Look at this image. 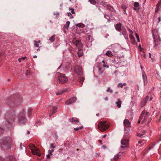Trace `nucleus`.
Masks as SVG:
<instances>
[{
  "mask_svg": "<svg viewBox=\"0 0 161 161\" xmlns=\"http://www.w3.org/2000/svg\"><path fill=\"white\" fill-rule=\"evenodd\" d=\"M0 146L4 149L7 150L10 148L12 146V139L9 137L3 138L0 141Z\"/></svg>",
  "mask_w": 161,
  "mask_h": 161,
  "instance_id": "f257e3e1",
  "label": "nucleus"
},
{
  "mask_svg": "<svg viewBox=\"0 0 161 161\" xmlns=\"http://www.w3.org/2000/svg\"><path fill=\"white\" fill-rule=\"evenodd\" d=\"M109 126L108 122L102 121L98 123V128L101 131L103 132L107 130L109 128Z\"/></svg>",
  "mask_w": 161,
  "mask_h": 161,
  "instance_id": "f03ea898",
  "label": "nucleus"
},
{
  "mask_svg": "<svg viewBox=\"0 0 161 161\" xmlns=\"http://www.w3.org/2000/svg\"><path fill=\"white\" fill-rule=\"evenodd\" d=\"M121 149L122 150L125 149L129 147V140L127 139H124L121 141Z\"/></svg>",
  "mask_w": 161,
  "mask_h": 161,
  "instance_id": "7ed1b4c3",
  "label": "nucleus"
},
{
  "mask_svg": "<svg viewBox=\"0 0 161 161\" xmlns=\"http://www.w3.org/2000/svg\"><path fill=\"white\" fill-rule=\"evenodd\" d=\"M58 79L60 83L63 84L66 83L68 81V79L65 75L62 74L59 75Z\"/></svg>",
  "mask_w": 161,
  "mask_h": 161,
  "instance_id": "20e7f679",
  "label": "nucleus"
},
{
  "mask_svg": "<svg viewBox=\"0 0 161 161\" xmlns=\"http://www.w3.org/2000/svg\"><path fill=\"white\" fill-rule=\"evenodd\" d=\"M75 73L79 75H81L83 74L82 69L81 67L77 65L74 68Z\"/></svg>",
  "mask_w": 161,
  "mask_h": 161,
  "instance_id": "39448f33",
  "label": "nucleus"
},
{
  "mask_svg": "<svg viewBox=\"0 0 161 161\" xmlns=\"http://www.w3.org/2000/svg\"><path fill=\"white\" fill-rule=\"evenodd\" d=\"M72 42L79 49L82 47V45L80 41L74 39L73 40Z\"/></svg>",
  "mask_w": 161,
  "mask_h": 161,
  "instance_id": "423d86ee",
  "label": "nucleus"
},
{
  "mask_svg": "<svg viewBox=\"0 0 161 161\" xmlns=\"http://www.w3.org/2000/svg\"><path fill=\"white\" fill-rule=\"evenodd\" d=\"M34 149H31L32 153L34 155H36L39 157L41 156V154L39 153V150L34 145H33Z\"/></svg>",
  "mask_w": 161,
  "mask_h": 161,
  "instance_id": "0eeeda50",
  "label": "nucleus"
},
{
  "mask_svg": "<svg viewBox=\"0 0 161 161\" xmlns=\"http://www.w3.org/2000/svg\"><path fill=\"white\" fill-rule=\"evenodd\" d=\"M145 113V110H144L141 113L139 119L138 121V123H140V122L142 123H143L145 120H146L145 119V118L143 117Z\"/></svg>",
  "mask_w": 161,
  "mask_h": 161,
  "instance_id": "6e6552de",
  "label": "nucleus"
},
{
  "mask_svg": "<svg viewBox=\"0 0 161 161\" xmlns=\"http://www.w3.org/2000/svg\"><path fill=\"white\" fill-rule=\"evenodd\" d=\"M145 113V110H144L141 113L139 119L138 121V123H140V122L142 123H143L145 120H146L145 119V118L143 117Z\"/></svg>",
  "mask_w": 161,
  "mask_h": 161,
  "instance_id": "1a4fd4ad",
  "label": "nucleus"
},
{
  "mask_svg": "<svg viewBox=\"0 0 161 161\" xmlns=\"http://www.w3.org/2000/svg\"><path fill=\"white\" fill-rule=\"evenodd\" d=\"M76 100V98L75 97H73L68 100L65 102V104L67 105H69L74 103Z\"/></svg>",
  "mask_w": 161,
  "mask_h": 161,
  "instance_id": "9d476101",
  "label": "nucleus"
},
{
  "mask_svg": "<svg viewBox=\"0 0 161 161\" xmlns=\"http://www.w3.org/2000/svg\"><path fill=\"white\" fill-rule=\"evenodd\" d=\"M141 68L142 70V78L144 81V85H145L147 84V77L146 74L144 72H143L142 71V67L141 65Z\"/></svg>",
  "mask_w": 161,
  "mask_h": 161,
  "instance_id": "9b49d317",
  "label": "nucleus"
},
{
  "mask_svg": "<svg viewBox=\"0 0 161 161\" xmlns=\"http://www.w3.org/2000/svg\"><path fill=\"white\" fill-rule=\"evenodd\" d=\"M149 98V96H147L143 100L141 103V105L142 107L144 106L147 103Z\"/></svg>",
  "mask_w": 161,
  "mask_h": 161,
  "instance_id": "f8f14e48",
  "label": "nucleus"
},
{
  "mask_svg": "<svg viewBox=\"0 0 161 161\" xmlns=\"http://www.w3.org/2000/svg\"><path fill=\"white\" fill-rule=\"evenodd\" d=\"M124 124L126 127H129L130 125V123L128 119H125L124 121Z\"/></svg>",
  "mask_w": 161,
  "mask_h": 161,
  "instance_id": "ddd939ff",
  "label": "nucleus"
},
{
  "mask_svg": "<svg viewBox=\"0 0 161 161\" xmlns=\"http://www.w3.org/2000/svg\"><path fill=\"white\" fill-rule=\"evenodd\" d=\"M139 4L138 2H135L134 3V7L133 9L135 10H138L139 9Z\"/></svg>",
  "mask_w": 161,
  "mask_h": 161,
  "instance_id": "4468645a",
  "label": "nucleus"
},
{
  "mask_svg": "<svg viewBox=\"0 0 161 161\" xmlns=\"http://www.w3.org/2000/svg\"><path fill=\"white\" fill-rule=\"evenodd\" d=\"M121 24L120 23L116 24L115 26L116 30L118 31H120L121 29Z\"/></svg>",
  "mask_w": 161,
  "mask_h": 161,
  "instance_id": "2eb2a0df",
  "label": "nucleus"
},
{
  "mask_svg": "<svg viewBox=\"0 0 161 161\" xmlns=\"http://www.w3.org/2000/svg\"><path fill=\"white\" fill-rule=\"evenodd\" d=\"M70 121L71 122H75L76 124H77V123H79L78 119L76 118H72L70 119Z\"/></svg>",
  "mask_w": 161,
  "mask_h": 161,
  "instance_id": "dca6fc26",
  "label": "nucleus"
},
{
  "mask_svg": "<svg viewBox=\"0 0 161 161\" xmlns=\"http://www.w3.org/2000/svg\"><path fill=\"white\" fill-rule=\"evenodd\" d=\"M122 102L120 101L119 98L118 99V101L115 103L117 105V106L118 108H120Z\"/></svg>",
  "mask_w": 161,
  "mask_h": 161,
  "instance_id": "f3484780",
  "label": "nucleus"
},
{
  "mask_svg": "<svg viewBox=\"0 0 161 161\" xmlns=\"http://www.w3.org/2000/svg\"><path fill=\"white\" fill-rule=\"evenodd\" d=\"M119 157L118 155H115L114 158H112L111 161H119Z\"/></svg>",
  "mask_w": 161,
  "mask_h": 161,
  "instance_id": "a211bd4d",
  "label": "nucleus"
},
{
  "mask_svg": "<svg viewBox=\"0 0 161 161\" xmlns=\"http://www.w3.org/2000/svg\"><path fill=\"white\" fill-rule=\"evenodd\" d=\"M26 119L25 117L21 118L19 119V122L22 124H24L26 122Z\"/></svg>",
  "mask_w": 161,
  "mask_h": 161,
  "instance_id": "6ab92c4d",
  "label": "nucleus"
},
{
  "mask_svg": "<svg viewBox=\"0 0 161 161\" xmlns=\"http://www.w3.org/2000/svg\"><path fill=\"white\" fill-rule=\"evenodd\" d=\"M78 55L79 57H81L83 56V51L82 50L80 49L78 53Z\"/></svg>",
  "mask_w": 161,
  "mask_h": 161,
  "instance_id": "aec40b11",
  "label": "nucleus"
},
{
  "mask_svg": "<svg viewBox=\"0 0 161 161\" xmlns=\"http://www.w3.org/2000/svg\"><path fill=\"white\" fill-rule=\"evenodd\" d=\"M146 133L145 130H142L141 133H139L137 134V136L139 137H142V136L144 135Z\"/></svg>",
  "mask_w": 161,
  "mask_h": 161,
  "instance_id": "412c9836",
  "label": "nucleus"
},
{
  "mask_svg": "<svg viewBox=\"0 0 161 161\" xmlns=\"http://www.w3.org/2000/svg\"><path fill=\"white\" fill-rule=\"evenodd\" d=\"M161 3V0L156 5V7L155 9V12H157L159 9V6Z\"/></svg>",
  "mask_w": 161,
  "mask_h": 161,
  "instance_id": "4be33fe9",
  "label": "nucleus"
},
{
  "mask_svg": "<svg viewBox=\"0 0 161 161\" xmlns=\"http://www.w3.org/2000/svg\"><path fill=\"white\" fill-rule=\"evenodd\" d=\"M84 79L85 78L84 77H81L78 79V81L81 84H82Z\"/></svg>",
  "mask_w": 161,
  "mask_h": 161,
  "instance_id": "5701e85b",
  "label": "nucleus"
},
{
  "mask_svg": "<svg viewBox=\"0 0 161 161\" xmlns=\"http://www.w3.org/2000/svg\"><path fill=\"white\" fill-rule=\"evenodd\" d=\"M55 34L53 35L52 36L49 38V40L51 42H53L55 40Z\"/></svg>",
  "mask_w": 161,
  "mask_h": 161,
  "instance_id": "b1692460",
  "label": "nucleus"
},
{
  "mask_svg": "<svg viewBox=\"0 0 161 161\" xmlns=\"http://www.w3.org/2000/svg\"><path fill=\"white\" fill-rule=\"evenodd\" d=\"M150 114L148 112H147L145 111V113L143 117L145 118L147 120L148 117L150 115Z\"/></svg>",
  "mask_w": 161,
  "mask_h": 161,
  "instance_id": "393cba45",
  "label": "nucleus"
},
{
  "mask_svg": "<svg viewBox=\"0 0 161 161\" xmlns=\"http://www.w3.org/2000/svg\"><path fill=\"white\" fill-rule=\"evenodd\" d=\"M126 83H124L122 84L121 83H119L118 85L117 86L118 87H121V88H123V86H126Z\"/></svg>",
  "mask_w": 161,
  "mask_h": 161,
  "instance_id": "a878e982",
  "label": "nucleus"
},
{
  "mask_svg": "<svg viewBox=\"0 0 161 161\" xmlns=\"http://www.w3.org/2000/svg\"><path fill=\"white\" fill-rule=\"evenodd\" d=\"M117 47H119V45H113L112 47L113 50V51L114 52H117L118 49H116L115 48H117Z\"/></svg>",
  "mask_w": 161,
  "mask_h": 161,
  "instance_id": "bb28decb",
  "label": "nucleus"
},
{
  "mask_svg": "<svg viewBox=\"0 0 161 161\" xmlns=\"http://www.w3.org/2000/svg\"><path fill=\"white\" fill-rule=\"evenodd\" d=\"M106 55L108 57H111L113 56L112 52L110 51H107L106 53Z\"/></svg>",
  "mask_w": 161,
  "mask_h": 161,
  "instance_id": "cd10ccee",
  "label": "nucleus"
},
{
  "mask_svg": "<svg viewBox=\"0 0 161 161\" xmlns=\"http://www.w3.org/2000/svg\"><path fill=\"white\" fill-rule=\"evenodd\" d=\"M7 115H6L5 116V118L6 119H7V121L9 122V123L11 122L12 121H14V118H12L10 117V119H9L7 118Z\"/></svg>",
  "mask_w": 161,
  "mask_h": 161,
  "instance_id": "c85d7f7f",
  "label": "nucleus"
},
{
  "mask_svg": "<svg viewBox=\"0 0 161 161\" xmlns=\"http://www.w3.org/2000/svg\"><path fill=\"white\" fill-rule=\"evenodd\" d=\"M121 7L124 10V13L126 14V10H125L127 8V7H126V6L124 5H122L121 6Z\"/></svg>",
  "mask_w": 161,
  "mask_h": 161,
  "instance_id": "c756f323",
  "label": "nucleus"
},
{
  "mask_svg": "<svg viewBox=\"0 0 161 161\" xmlns=\"http://www.w3.org/2000/svg\"><path fill=\"white\" fill-rule=\"evenodd\" d=\"M76 26L79 27L83 28L85 27V25L84 24L82 23H80L77 24Z\"/></svg>",
  "mask_w": 161,
  "mask_h": 161,
  "instance_id": "7c9ffc66",
  "label": "nucleus"
},
{
  "mask_svg": "<svg viewBox=\"0 0 161 161\" xmlns=\"http://www.w3.org/2000/svg\"><path fill=\"white\" fill-rule=\"evenodd\" d=\"M58 108L56 106H54L53 107V111L52 112V114H53L55 113L56 110Z\"/></svg>",
  "mask_w": 161,
  "mask_h": 161,
  "instance_id": "2f4dec72",
  "label": "nucleus"
},
{
  "mask_svg": "<svg viewBox=\"0 0 161 161\" xmlns=\"http://www.w3.org/2000/svg\"><path fill=\"white\" fill-rule=\"evenodd\" d=\"M70 23L69 21H67L66 23V25H64V27L67 28V29H68V28L69 27Z\"/></svg>",
  "mask_w": 161,
  "mask_h": 161,
  "instance_id": "473e14b6",
  "label": "nucleus"
},
{
  "mask_svg": "<svg viewBox=\"0 0 161 161\" xmlns=\"http://www.w3.org/2000/svg\"><path fill=\"white\" fill-rule=\"evenodd\" d=\"M154 42L155 43L154 46L155 47H156L158 46V44L159 43H158V40H154Z\"/></svg>",
  "mask_w": 161,
  "mask_h": 161,
  "instance_id": "72a5a7b5",
  "label": "nucleus"
},
{
  "mask_svg": "<svg viewBox=\"0 0 161 161\" xmlns=\"http://www.w3.org/2000/svg\"><path fill=\"white\" fill-rule=\"evenodd\" d=\"M131 40V43L133 44L136 45H137V43L135 41V38L134 39H132Z\"/></svg>",
  "mask_w": 161,
  "mask_h": 161,
  "instance_id": "f704fd0d",
  "label": "nucleus"
},
{
  "mask_svg": "<svg viewBox=\"0 0 161 161\" xmlns=\"http://www.w3.org/2000/svg\"><path fill=\"white\" fill-rule=\"evenodd\" d=\"M34 42L35 43L34 44V46L37 47H39V44H38V42L36 40H34Z\"/></svg>",
  "mask_w": 161,
  "mask_h": 161,
  "instance_id": "c9c22d12",
  "label": "nucleus"
},
{
  "mask_svg": "<svg viewBox=\"0 0 161 161\" xmlns=\"http://www.w3.org/2000/svg\"><path fill=\"white\" fill-rule=\"evenodd\" d=\"M102 62L103 64V66L104 67H106L107 68H108L109 67L108 65H107L106 64L107 63H105V61L104 60L102 61Z\"/></svg>",
  "mask_w": 161,
  "mask_h": 161,
  "instance_id": "e433bc0d",
  "label": "nucleus"
},
{
  "mask_svg": "<svg viewBox=\"0 0 161 161\" xmlns=\"http://www.w3.org/2000/svg\"><path fill=\"white\" fill-rule=\"evenodd\" d=\"M62 93H63L61 90H60L58 92H56V94L57 95H61Z\"/></svg>",
  "mask_w": 161,
  "mask_h": 161,
  "instance_id": "4c0bfd02",
  "label": "nucleus"
},
{
  "mask_svg": "<svg viewBox=\"0 0 161 161\" xmlns=\"http://www.w3.org/2000/svg\"><path fill=\"white\" fill-rule=\"evenodd\" d=\"M89 2L92 4L94 5L96 3V2L95 0H89Z\"/></svg>",
  "mask_w": 161,
  "mask_h": 161,
  "instance_id": "58836bf2",
  "label": "nucleus"
},
{
  "mask_svg": "<svg viewBox=\"0 0 161 161\" xmlns=\"http://www.w3.org/2000/svg\"><path fill=\"white\" fill-rule=\"evenodd\" d=\"M135 35L136 38H137V42H140V40L139 35L136 33Z\"/></svg>",
  "mask_w": 161,
  "mask_h": 161,
  "instance_id": "ea45409f",
  "label": "nucleus"
},
{
  "mask_svg": "<svg viewBox=\"0 0 161 161\" xmlns=\"http://www.w3.org/2000/svg\"><path fill=\"white\" fill-rule=\"evenodd\" d=\"M122 34L123 35H126V30L125 28H123V31L122 32Z\"/></svg>",
  "mask_w": 161,
  "mask_h": 161,
  "instance_id": "a19ab883",
  "label": "nucleus"
},
{
  "mask_svg": "<svg viewBox=\"0 0 161 161\" xmlns=\"http://www.w3.org/2000/svg\"><path fill=\"white\" fill-rule=\"evenodd\" d=\"M83 128V127L82 126H81V127H78L76 128H74V130L75 131H77L79 129H81Z\"/></svg>",
  "mask_w": 161,
  "mask_h": 161,
  "instance_id": "79ce46f5",
  "label": "nucleus"
},
{
  "mask_svg": "<svg viewBox=\"0 0 161 161\" xmlns=\"http://www.w3.org/2000/svg\"><path fill=\"white\" fill-rule=\"evenodd\" d=\"M132 34H130L129 35V37L131 40L135 38Z\"/></svg>",
  "mask_w": 161,
  "mask_h": 161,
  "instance_id": "37998d69",
  "label": "nucleus"
},
{
  "mask_svg": "<svg viewBox=\"0 0 161 161\" xmlns=\"http://www.w3.org/2000/svg\"><path fill=\"white\" fill-rule=\"evenodd\" d=\"M69 10H71V13H72L73 14H75V13L74 12V9L73 8H69Z\"/></svg>",
  "mask_w": 161,
  "mask_h": 161,
  "instance_id": "c03bdc74",
  "label": "nucleus"
},
{
  "mask_svg": "<svg viewBox=\"0 0 161 161\" xmlns=\"http://www.w3.org/2000/svg\"><path fill=\"white\" fill-rule=\"evenodd\" d=\"M61 91H62V93L66 92L68 91V90L67 89H64L63 90H62Z\"/></svg>",
  "mask_w": 161,
  "mask_h": 161,
  "instance_id": "a18cd8bd",
  "label": "nucleus"
},
{
  "mask_svg": "<svg viewBox=\"0 0 161 161\" xmlns=\"http://www.w3.org/2000/svg\"><path fill=\"white\" fill-rule=\"evenodd\" d=\"M32 112V109H29L28 110V115L29 116H30L31 113Z\"/></svg>",
  "mask_w": 161,
  "mask_h": 161,
  "instance_id": "49530a36",
  "label": "nucleus"
},
{
  "mask_svg": "<svg viewBox=\"0 0 161 161\" xmlns=\"http://www.w3.org/2000/svg\"><path fill=\"white\" fill-rule=\"evenodd\" d=\"M102 4L105 7H106L107 6H108V4L107 3L105 2H102Z\"/></svg>",
  "mask_w": 161,
  "mask_h": 161,
  "instance_id": "de8ad7c7",
  "label": "nucleus"
},
{
  "mask_svg": "<svg viewBox=\"0 0 161 161\" xmlns=\"http://www.w3.org/2000/svg\"><path fill=\"white\" fill-rule=\"evenodd\" d=\"M50 147L51 148H55V146H54L53 143H51L50 145Z\"/></svg>",
  "mask_w": 161,
  "mask_h": 161,
  "instance_id": "09e8293b",
  "label": "nucleus"
},
{
  "mask_svg": "<svg viewBox=\"0 0 161 161\" xmlns=\"http://www.w3.org/2000/svg\"><path fill=\"white\" fill-rule=\"evenodd\" d=\"M107 92H110L111 93H112L113 91V90H110V88H108V89L107 90Z\"/></svg>",
  "mask_w": 161,
  "mask_h": 161,
  "instance_id": "8fccbe9b",
  "label": "nucleus"
},
{
  "mask_svg": "<svg viewBox=\"0 0 161 161\" xmlns=\"http://www.w3.org/2000/svg\"><path fill=\"white\" fill-rule=\"evenodd\" d=\"M30 72L28 70H27L26 71V74L27 75H29L30 74Z\"/></svg>",
  "mask_w": 161,
  "mask_h": 161,
  "instance_id": "3c124183",
  "label": "nucleus"
},
{
  "mask_svg": "<svg viewBox=\"0 0 161 161\" xmlns=\"http://www.w3.org/2000/svg\"><path fill=\"white\" fill-rule=\"evenodd\" d=\"M63 148H60L59 149L58 152L59 153H61L63 151Z\"/></svg>",
  "mask_w": 161,
  "mask_h": 161,
  "instance_id": "603ef678",
  "label": "nucleus"
},
{
  "mask_svg": "<svg viewBox=\"0 0 161 161\" xmlns=\"http://www.w3.org/2000/svg\"><path fill=\"white\" fill-rule=\"evenodd\" d=\"M48 153L51 156V155H53V153H52V152H50V150H49L48 151Z\"/></svg>",
  "mask_w": 161,
  "mask_h": 161,
  "instance_id": "864d4df0",
  "label": "nucleus"
},
{
  "mask_svg": "<svg viewBox=\"0 0 161 161\" xmlns=\"http://www.w3.org/2000/svg\"><path fill=\"white\" fill-rule=\"evenodd\" d=\"M128 30L129 31L130 33V34H132L133 33V31H132L130 30V29L128 28Z\"/></svg>",
  "mask_w": 161,
  "mask_h": 161,
  "instance_id": "5fc2aeb1",
  "label": "nucleus"
},
{
  "mask_svg": "<svg viewBox=\"0 0 161 161\" xmlns=\"http://www.w3.org/2000/svg\"><path fill=\"white\" fill-rule=\"evenodd\" d=\"M95 156L96 157H99L100 156V154L99 153H96L95 154Z\"/></svg>",
  "mask_w": 161,
  "mask_h": 161,
  "instance_id": "6e6d98bb",
  "label": "nucleus"
},
{
  "mask_svg": "<svg viewBox=\"0 0 161 161\" xmlns=\"http://www.w3.org/2000/svg\"><path fill=\"white\" fill-rule=\"evenodd\" d=\"M50 155L49 154H48L47 155H46V156H47V158H50Z\"/></svg>",
  "mask_w": 161,
  "mask_h": 161,
  "instance_id": "4d7b16f0",
  "label": "nucleus"
},
{
  "mask_svg": "<svg viewBox=\"0 0 161 161\" xmlns=\"http://www.w3.org/2000/svg\"><path fill=\"white\" fill-rule=\"evenodd\" d=\"M54 14L55 15H56V17H58V16H59V13H56V14L54 13Z\"/></svg>",
  "mask_w": 161,
  "mask_h": 161,
  "instance_id": "13d9d810",
  "label": "nucleus"
},
{
  "mask_svg": "<svg viewBox=\"0 0 161 161\" xmlns=\"http://www.w3.org/2000/svg\"><path fill=\"white\" fill-rule=\"evenodd\" d=\"M158 23H159L161 21V18L160 17H159L158 18Z\"/></svg>",
  "mask_w": 161,
  "mask_h": 161,
  "instance_id": "bf43d9fd",
  "label": "nucleus"
},
{
  "mask_svg": "<svg viewBox=\"0 0 161 161\" xmlns=\"http://www.w3.org/2000/svg\"><path fill=\"white\" fill-rule=\"evenodd\" d=\"M26 58V57H22V58H21V59L24 60V59H25Z\"/></svg>",
  "mask_w": 161,
  "mask_h": 161,
  "instance_id": "052dcab7",
  "label": "nucleus"
},
{
  "mask_svg": "<svg viewBox=\"0 0 161 161\" xmlns=\"http://www.w3.org/2000/svg\"><path fill=\"white\" fill-rule=\"evenodd\" d=\"M3 132V130L0 128V134Z\"/></svg>",
  "mask_w": 161,
  "mask_h": 161,
  "instance_id": "680f3d73",
  "label": "nucleus"
},
{
  "mask_svg": "<svg viewBox=\"0 0 161 161\" xmlns=\"http://www.w3.org/2000/svg\"><path fill=\"white\" fill-rule=\"evenodd\" d=\"M68 16H69L70 15H72L70 13H68Z\"/></svg>",
  "mask_w": 161,
  "mask_h": 161,
  "instance_id": "e2e57ef3",
  "label": "nucleus"
},
{
  "mask_svg": "<svg viewBox=\"0 0 161 161\" xmlns=\"http://www.w3.org/2000/svg\"><path fill=\"white\" fill-rule=\"evenodd\" d=\"M149 57L150 58H151V53H149Z\"/></svg>",
  "mask_w": 161,
  "mask_h": 161,
  "instance_id": "0e129e2a",
  "label": "nucleus"
},
{
  "mask_svg": "<svg viewBox=\"0 0 161 161\" xmlns=\"http://www.w3.org/2000/svg\"><path fill=\"white\" fill-rule=\"evenodd\" d=\"M139 48H141V51H142V48H141V45H139Z\"/></svg>",
  "mask_w": 161,
  "mask_h": 161,
  "instance_id": "69168bd1",
  "label": "nucleus"
},
{
  "mask_svg": "<svg viewBox=\"0 0 161 161\" xmlns=\"http://www.w3.org/2000/svg\"><path fill=\"white\" fill-rule=\"evenodd\" d=\"M108 99V97H106L105 98V100L106 101H107Z\"/></svg>",
  "mask_w": 161,
  "mask_h": 161,
  "instance_id": "338daca9",
  "label": "nucleus"
},
{
  "mask_svg": "<svg viewBox=\"0 0 161 161\" xmlns=\"http://www.w3.org/2000/svg\"><path fill=\"white\" fill-rule=\"evenodd\" d=\"M107 136V135H104L103 136V138H105Z\"/></svg>",
  "mask_w": 161,
  "mask_h": 161,
  "instance_id": "774afa93",
  "label": "nucleus"
}]
</instances>
